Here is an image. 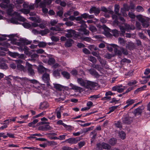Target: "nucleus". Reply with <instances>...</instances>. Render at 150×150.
I'll return each instance as SVG.
<instances>
[{"instance_id": "nucleus-23", "label": "nucleus", "mask_w": 150, "mask_h": 150, "mask_svg": "<svg viewBox=\"0 0 150 150\" xmlns=\"http://www.w3.org/2000/svg\"><path fill=\"white\" fill-rule=\"evenodd\" d=\"M135 102V100L133 99H129L127 100L126 101V104L127 105L125 106L123 109H125L126 108H127L129 106L131 105L132 104H133Z\"/></svg>"}, {"instance_id": "nucleus-48", "label": "nucleus", "mask_w": 150, "mask_h": 150, "mask_svg": "<svg viewBox=\"0 0 150 150\" xmlns=\"http://www.w3.org/2000/svg\"><path fill=\"white\" fill-rule=\"evenodd\" d=\"M119 42L122 45H124L125 44V41L123 38H118Z\"/></svg>"}, {"instance_id": "nucleus-58", "label": "nucleus", "mask_w": 150, "mask_h": 150, "mask_svg": "<svg viewBox=\"0 0 150 150\" xmlns=\"http://www.w3.org/2000/svg\"><path fill=\"white\" fill-rule=\"evenodd\" d=\"M66 135H60L58 137V139L61 140L65 139Z\"/></svg>"}, {"instance_id": "nucleus-54", "label": "nucleus", "mask_w": 150, "mask_h": 150, "mask_svg": "<svg viewBox=\"0 0 150 150\" xmlns=\"http://www.w3.org/2000/svg\"><path fill=\"white\" fill-rule=\"evenodd\" d=\"M115 126L118 128H122V125L120 121H118L115 123Z\"/></svg>"}, {"instance_id": "nucleus-7", "label": "nucleus", "mask_w": 150, "mask_h": 150, "mask_svg": "<svg viewBox=\"0 0 150 150\" xmlns=\"http://www.w3.org/2000/svg\"><path fill=\"white\" fill-rule=\"evenodd\" d=\"M81 140V137H78L76 138L72 137L66 139L64 142H67L69 144H76Z\"/></svg>"}, {"instance_id": "nucleus-11", "label": "nucleus", "mask_w": 150, "mask_h": 150, "mask_svg": "<svg viewBox=\"0 0 150 150\" xmlns=\"http://www.w3.org/2000/svg\"><path fill=\"white\" fill-rule=\"evenodd\" d=\"M13 15L15 16V17H13L10 19V21L11 22L14 24H19V23L18 22V21H21L18 19L19 18L18 17V16H17V14L15 13V12L13 13Z\"/></svg>"}, {"instance_id": "nucleus-1", "label": "nucleus", "mask_w": 150, "mask_h": 150, "mask_svg": "<svg viewBox=\"0 0 150 150\" xmlns=\"http://www.w3.org/2000/svg\"><path fill=\"white\" fill-rule=\"evenodd\" d=\"M9 3V0H3L2 2L0 4V7L2 8L7 9V13L8 15H11L12 14L14 6L13 4Z\"/></svg>"}, {"instance_id": "nucleus-60", "label": "nucleus", "mask_w": 150, "mask_h": 150, "mask_svg": "<svg viewBox=\"0 0 150 150\" xmlns=\"http://www.w3.org/2000/svg\"><path fill=\"white\" fill-rule=\"evenodd\" d=\"M28 49L29 48L27 47L26 46L24 47L23 50L24 51V53L25 54L28 55L29 54Z\"/></svg>"}, {"instance_id": "nucleus-14", "label": "nucleus", "mask_w": 150, "mask_h": 150, "mask_svg": "<svg viewBox=\"0 0 150 150\" xmlns=\"http://www.w3.org/2000/svg\"><path fill=\"white\" fill-rule=\"evenodd\" d=\"M26 64L27 66V70L28 73L31 75L34 74L35 72L34 70L32 68V65L28 62L26 63Z\"/></svg>"}, {"instance_id": "nucleus-5", "label": "nucleus", "mask_w": 150, "mask_h": 150, "mask_svg": "<svg viewBox=\"0 0 150 150\" xmlns=\"http://www.w3.org/2000/svg\"><path fill=\"white\" fill-rule=\"evenodd\" d=\"M98 86V84L97 83L88 81L87 85H86V88H89L91 90L96 89Z\"/></svg>"}, {"instance_id": "nucleus-62", "label": "nucleus", "mask_w": 150, "mask_h": 150, "mask_svg": "<svg viewBox=\"0 0 150 150\" xmlns=\"http://www.w3.org/2000/svg\"><path fill=\"white\" fill-rule=\"evenodd\" d=\"M46 4L45 1L41 2L40 3L39 6L41 8H45L46 6Z\"/></svg>"}, {"instance_id": "nucleus-29", "label": "nucleus", "mask_w": 150, "mask_h": 150, "mask_svg": "<svg viewBox=\"0 0 150 150\" xmlns=\"http://www.w3.org/2000/svg\"><path fill=\"white\" fill-rule=\"evenodd\" d=\"M147 87L146 85H144L143 86L137 88L134 91V93L137 94L140 91H142L145 90V88Z\"/></svg>"}, {"instance_id": "nucleus-55", "label": "nucleus", "mask_w": 150, "mask_h": 150, "mask_svg": "<svg viewBox=\"0 0 150 150\" xmlns=\"http://www.w3.org/2000/svg\"><path fill=\"white\" fill-rule=\"evenodd\" d=\"M23 26L25 28H28L31 27V25L30 24L25 23L23 24Z\"/></svg>"}, {"instance_id": "nucleus-51", "label": "nucleus", "mask_w": 150, "mask_h": 150, "mask_svg": "<svg viewBox=\"0 0 150 150\" xmlns=\"http://www.w3.org/2000/svg\"><path fill=\"white\" fill-rule=\"evenodd\" d=\"M92 67L94 68H95L98 70L99 71L101 69V67L98 64H93L92 65Z\"/></svg>"}, {"instance_id": "nucleus-47", "label": "nucleus", "mask_w": 150, "mask_h": 150, "mask_svg": "<svg viewBox=\"0 0 150 150\" xmlns=\"http://www.w3.org/2000/svg\"><path fill=\"white\" fill-rule=\"evenodd\" d=\"M115 13L118 16H119L120 14L119 13V6H115Z\"/></svg>"}, {"instance_id": "nucleus-59", "label": "nucleus", "mask_w": 150, "mask_h": 150, "mask_svg": "<svg viewBox=\"0 0 150 150\" xmlns=\"http://www.w3.org/2000/svg\"><path fill=\"white\" fill-rule=\"evenodd\" d=\"M111 97L110 96H106L104 97H102L101 100H111Z\"/></svg>"}, {"instance_id": "nucleus-31", "label": "nucleus", "mask_w": 150, "mask_h": 150, "mask_svg": "<svg viewBox=\"0 0 150 150\" xmlns=\"http://www.w3.org/2000/svg\"><path fill=\"white\" fill-rule=\"evenodd\" d=\"M20 41L24 45H26L30 44L32 42L31 41L28 40L24 38L20 39Z\"/></svg>"}, {"instance_id": "nucleus-28", "label": "nucleus", "mask_w": 150, "mask_h": 150, "mask_svg": "<svg viewBox=\"0 0 150 150\" xmlns=\"http://www.w3.org/2000/svg\"><path fill=\"white\" fill-rule=\"evenodd\" d=\"M17 68L21 71L25 72L27 71L26 69L23 65L21 64H18L17 65Z\"/></svg>"}, {"instance_id": "nucleus-38", "label": "nucleus", "mask_w": 150, "mask_h": 150, "mask_svg": "<svg viewBox=\"0 0 150 150\" xmlns=\"http://www.w3.org/2000/svg\"><path fill=\"white\" fill-rule=\"evenodd\" d=\"M118 107V106H112L110 107L109 108V111L107 113V114H110V113L113 112Z\"/></svg>"}, {"instance_id": "nucleus-52", "label": "nucleus", "mask_w": 150, "mask_h": 150, "mask_svg": "<svg viewBox=\"0 0 150 150\" xmlns=\"http://www.w3.org/2000/svg\"><path fill=\"white\" fill-rule=\"evenodd\" d=\"M17 118V117H13L12 118V119H7L6 120H5L4 121V122H8V123H9L11 122V121L13 122H14L16 121V118Z\"/></svg>"}, {"instance_id": "nucleus-12", "label": "nucleus", "mask_w": 150, "mask_h": 150, "mask_svg": "<svg viewBox=\"0 0 150 150\" xmlns=\"http://www.w3.org/2000/svg\"><path fill=\"white\" fill-rule=\"evenodd\" d=\"M38 72L40 74H44L43 75H49V74H46L48 70L47 69L45 68L42 65H40L38 67Z\"/></svg>"}, {"instance_id": "nucleus-30", "label": "nucleus", "mask_w": 150, "mask_h": 150, "mask_svg": "<svg viewBox=\"0 0 150 150\" xmlns=\"http://www.w3.org/2000/svg\"><path fill=\"white\" fill-rule=\"evenodd\" d=\"M54 88L57 90L61 91L63 88V86L59 84H55L54 85Z\"/></svg>"}, {"instance_id": "nucleus-41", "label": "nucleus", "mask_w": 150, "mask_h": 150, "mask_svg": "<svg viewBox=\"0 0 150 150\" xmlns=\"http://www.w3.org/2000/svg\"><path fill=\"white\" fill-rule=\"evenodd\" d=\"M45 114V111H44L40 113V114L36 115L35 116H33V119H35L36 118H38L40 117H42L44 116Z\"/></svg>"}, {"instance_id": "nucleus-37", "label": "nucleus", "mask_w": 150, "mask_h": 150, "mask_svg": "<svg viewBox=\"0 0 150 150\" xmlns=\"http://www.w3.org/2000/svg\"><path fill=\"white\" fill-rule=\"evenodd\" d=\"M137 83V81L136 80L131 81L128 82L127 85L129 86L132 87Z\"/></svg>"}, {"instance_id": "nucleus-39", "label": "nucleus", "mask_w": 150, "mask_h": 150, "mask_svg": "<svg viewBox=\"0 0 150 150\" xmlns=\"http://www.w3.org/2000/svg\"><path fill=\"white\" fill-rule=\"evenodd\" d=\"M110 32L112 33V35L115 37H117L119 36V31L116 30H112V31H110Z\"/></svg>"}, {"instance_id": "nucleus-64", "label": "nucleus", "mask_w": 150, "mask_h": 150, "mask_svg": "<svg viewBox=\"0 0 150 150\" xmlns=\"http://www.w3.org/2000/svg\"><path fill=\"white\" fill-rule=\"evenodd\" d=\"M65 24H66L67 26H71L73 25V23L70 21H67L65 23Z\"/></svg>"}, {"instance_id": "nucleus-10", "label": "nucleus", "mask_w": 150, "mask_h": 150, "mask_svg": "<svg viewBox=\"0 0 150 150\" xmlns=\"http://www.w3.org/2000/svg\"><path fill=\"white\" fill-rule=\"evenodd\" d=\"M66 32H67V33L65 34V36L66 37L69 38H72L73 36H76V34L75 31L73 30L69 29L67 30Z\"/></svg>"}, {"instance_id": "nucleus-26", "label": "nucleus", "mask_w": 150, "mask_h": 150, "mask_svg": "<svg viewBox=\"0 0 150 150\" xmlns=\"http://www.w3.org/2000/svg\"><path fill=\"white\" fill-rule=\"evenodd\" d=\"M32 21H33L35 22L40 23L41 22V20L38 17H32L29 18Z\"/></svg>"}, {"instance_id": "nucleus-61", "label": "nucleus", "mask_w": 150, "mask_h": 150, "mask_svg": "<svg viewBox=\"0 0 150 150\" xmlns=\"http://www.w3.org/2000/svg\"><path fill=\"white\" fill-rule=\"evenodd\" d=\"M115 94V93H112L111 91H108L107 92H106L105 93V95L106 96H112V95H114Z\"/></svg>"}, {"instance_id": "nucleus-6", "label": "nucleus", "mask_w": 150, "mask_h": 150, "mask_svg": "<svg viewBox=\"0 0 150 150\" xmlns=\"http://www.w3.org/2000/svg\"><path fill=\"white\" fill-rule=\"evenodd\" d=\"M137 18L140 21L144 28H147L149 26L148 21L144 18H143L141 15H138L136 16Z\"/></svg>"}, {"instance_id": "nucleus-21", "label": "nucleus", "mask_w": 150, "mask_h": 150, "mask_svg": "<svg viewBox=\"0 0 150 150\" xmlns=\"http://www.w3.org/2000/svg\"><path fill=\"white\" fill-rule=\"evenodd\" d=\"M74 43L73 40L71 39H68L64 44V45L66 47H70L72 46Z\"/></svg>"}, {"instance_id": "nucleus-53", "label": "nucleus", "mask_w": 150, "mask_h": 150, "mask_svg": "<svg viewBox=\"0 0 150 150\" xmlns=\"http://www.w3.org/2000/svg\"><path fill=\"white\" fill-rule=\"evenodd\" d=\"M38 45L40 47H43L46 45V44L44 42H40L39 43Z\"/></svg>"}, {"instance_id": "nucleus-19", "label": "nucleus", "mask_w": 150, "mask_h": 150, "mask_svg": "<svg viewBox=\"0 0 150 150\" xmlns=\"http://www.w3.org/2000/svg\"><path fill=\"white\" fill-rule=\"evenodd\" d=\"M52 128L49 125H45L40 126L39 127L38 129L42 131H47L51 130Z\"/></svg>"}, {"instance_id": "nucleus-43", "label": "nucleus", "mask_w": 150, "mask_h": 150, "mask_svg": "<svg viewBox=\"0 0 150 150\" xmlns=\"http://www.w3.org/2000/svg\"><path fill=\"white\" fill-rule=\"evenodd\" d=\"M48 117L51 120H53L55 119V116L53 115V113H52L48 114Z\"/></svg>"}, {"instance_id": "nucleus-36", "label": "nucleus", "mask_w": 150, "mask_h": 150, "mask_svg": "<svg viewBox=\"0 0 150 150\" xmlns=\"http://www.w3.org/2000/svg\"><path fill=\"white\" fill-rule=\"evenodd\" d=\"M90 74L92 75H98L96 71L94 69H91L87 70Z\"/></svg>"}, {"instance_id": "nucleus-9", "label": "nucleus", "mask_w": 150, "mask_h": 150, "mask_svg": "<svg viewBox=\"0 0 150 150\" xmlns=\"http://www.w3.org/2000/svg\"><path fill=\"white\" fill-rule=\"evenodd\" d=\"M111 45L114 48V51L115 53L118 56H121L122 54V53L121 50H120V47H119L117 45L112 44Z\"/></svg>"}, {"instance_id": "nucleus-13", "label": "nucleus", "mask_w": 150, "mask_h": 150, "mask_svg": "<svg viewBox=\"0 0 150 150\" xmlns=\"http://www.w3.org/2000/svg\"><path fill=\"white\" fill-rule=\"evenodd\" d=\"M50 29L51 30L55 31H59V32L56 33L57 34L59 35H60L61 34H64L66 32V30H63L62 29L59 28H56L55 27H52Z\"/></svg>"}, {"instance_id": "nucleus-16", "label": "nucleus", "mask_w": 150, "mask_h": 150, "mask_svg": "<svg viewBox=\"0 0 150 150\" xmlns=\"http://www.w3.org/2000/svg\"><path fill=\"white\" fill-rule=\"evenodd\" d=\"M142 106H139L137 108L135 109L132 112V114H134L135 116L137 115H141L142 114Z\"/></svg>"}, {"instance_id": "nucleus-22", "label": "nucleus", "mask_w": 150, "mask_h": 150, "mask_svg": "<svg viewBox=\"0 0 150 150\" xmlns=\"http://www.w3.org/2000/svg\"><path fill=\"white\" fill-rule=\"evenodd\" d=\"M0 68L5 69L8 68L7 65L3 59L0 60Z\"/></svg>"}, {"instance_id": "nucleus-15", "label": "nucleus", "mask_w": 150, "mask_h": 150, "mask_svg": "<svg viewBox=\"0 0 150 150\" xmlns=\"http://www.w3.org/2000/svg\"><path fill=\"white\" fill-rule=\"evenodd\" d=\"M100 10L99 8L93 6L90 9L89 12L90 13H94L95 15H97L100 13Z\"/></svg>"}, {"instance_id": "nucleus-35", "label": "nucleus", "mask_w": 150, "mask_h": 150, "mask_svg": "<svg viewBox=\"0 0 150 150\" xmlns=\"http://www.w3.org/2000/svg\"><path fill=\"white\" fill-rule=\"evenodd\" d=\"M119 136L122 139H124L125 138V133L123 131H121L119 132Z\"/></svg>"}, {"instance_id": "nucleus-32", "label": "nucleus", "mask_w": 150, "mask_h": 150, "mask_svg": "<svg viewBox=\"0 0 150 150\" xmlns=\"http://www.w3.org/2000/svg\"><path fill=\"white\" fill-rule=\"evenodd\" d=\"M38 121V119H35L32 122L29 123L28 126L29 127H34L35 124L37 123Z\"/></svg>"}, {"instance_id": "nucleus-33", "label": "nucleus", "mask_w": 150, "mask_h": 150, "mask_svg": "<svg viewBox=\"0 0 150 150\" xmlns=\"http://www.w3.org/2000/svg\"><path fill=\"white\" fill-rule=\"evenodd\" d=\"M49 32V30L47 29H45L44 30H40V31L39 34L43 36Z\"/></svg>"}, {"instance_id": "nucleus-56", "label": "nucleus", "mask_w": 150, "mask_h": 150, "mask_svg": "<svg viewBox=\"0 0 150 150\" xmlns=\"http://www.w3.org/2000/svg\"><path fill=\"white\" fill-rule=\"evenodd\" d=\"M134 86H132V87H129L128 88H127V89L126 91L125 92V93H127L129 92L130 91L132 90H134Z\"/></svg>"}, {"instance_id": "nucleus-44", "label": "nucleus", "mask_w": 150, "mask_h": 150, "mask_svg": "<svg viewBox=\"0 0 150 150\" xmlns=\"http://www.w3.org/2000/svg\"><path fill=\"white\" fill-rule=\"evenodd\" d=\"M120 50H121L122 53L125 55H127L128 54L127 51L125 48L122 47H120Z\"/></svg>"}, {"instance_id": "nucleus-27", "label": "nucleus", "mask_w": 150, "mask_h": 150, "mask_svg": "<svg viewBox=\"0 0 150 150\" xmlns=\"http://www.w3.org/2000/svg\"><path fill=\"white\" fill-rule=\"evenodd\" d=\"M142 78L143 79H144L140 80V82L141 84H145L147 83L149 80V79L150 78V76H142Z\"/></svg>"}, {"instance_id": "nucleus-45", "label": "nucleus", "mask_w": 150, "mask_h": 150, "mask_svg": "<svg viewBox=\"0 0 150 150\" xmlns=\"http://www.w3.org/2000/svg\"><path fill=\"white\" fill-rule=\"evenodd\" d=\"M55 62V59L52 58H50L48 61V63L50 65L54 64Z\"/></svg>"}, {"instance_id": "nucleus-63", "label": "nucleus", "mask_w": 150, "mask_h": 150, "mask_svg": "<svg viewBox=\"0 0 150 150\" xmlns=\"http://www.w3.org/2000/svg\"><path fill=\"white\" fill-rule=\"evenodd\" d=\"M60 70L57 69L54 71L53 73V75H59L60 74Z\"/></svg>"}, {"instance_id": "nucleus-49", "label": "nucleus", "mask_w": 150, "mask_h": 150, "mask_svg": "<svg viewBox=\"0 0 150 150\" xmlns=\"http://www.w3.org/2000/svg\"><path fill=\"white\" fill-rule=\"evenodd\" d=\"M86 144V142L84 141H81L78 143V146L79 149L81 148Z\"/></svg>"}, {"instance_id": "nucleus-2", "label": "nucleus", "mask_w": 150, "mask_h": 150, "mask_svg": "<svg viewBox=\"0 0 150 150\" xmlns=\"http://www.w3.org/2000/svg\"><path fill=\"white\" fill-rule=\"evenodd\" d=\"M132 114V112H129L127 114H125L123 115L122 120L123 123L128 125L132 122L133 117L130 116Z\"/></svg>"}, {"instance_id": "nucleus-18", "label": "nucleus", "mask_w": 150, "mask_h": 150, "mask_svg": "<svg viewBox=\"0 0 150 150\" xmlns=\"http://www.w3.org/2000/svg\"><path fill=\"white\" fill-rule=\"evenodd\" d=\"M49 106V104L46 101H44L43 103H41L40 105L39 108L40 109L44 110L48 108Z\"/></svg>"}, {"instance_id": "nucleus-50", "label": "nucleus", "mask_w": 150, "mask_h": 150, "mask_svg": "<svg viewBox=\"0 0 150 150\" xmlns=\"http://www.w3.org/2000/svg\"><path fill=\"white\" fill-rule=\"evenodd\" d=\"M89 30L92 32H94L96 31L97 29L96 27L93 25H91L89 28Z\"/></svg>"}, {"instance_id": "nucleus-42", "label": "nucleus", "mask_w": 150, "mask_h": 150, "mask_svg": "<svg viewBox=\"0 0 150 150\" xmlns=\"http://www.w3.org/2000/svg\"><path fill=\"white\" fill-rule=\"evenodd\" d=\"M138 35L140 38L144 40H146L148 38L144 35L142 33H138Z\"/></svg>"}, {"instance_id": "nucleus-34", "label": "nucleus", "mask_w": 150, "mask_h": 150, "mask_svg": "<svg viewBox=\"0 0 150 150\" xmlns=\"http://www.w3.org/2000/svg\"><path fill=\"white\" fill-rule=\"evenodd\" d=\"M120 28L121 32V33H120V35L121 36H124L125 32L126 31L125 28L123 26H120Z\"/></svg>"}, {"instance_id": "nucleus-57", "label": "nucleus", "mask_w": 150, "mask_h": 150, "mask_svg": "<svg viewBox=\"0 0 150 150\" xmlns=\"http://www.w3.org/2000/svg\"><path fill=\"white\" fill-rule=\"evenodd\" d=\"M125 28L127 32H128L129 30L132 29L130 25L128 24H126L125 25Z\"/></svg>"}, {"instance_id": "nucleus-8", "label": "nucleus", "mask_w": 150, "mask_h": 150, "mask_svg": "<svg viewBox=\"0 0 150 150\" xmlns=\"http://www.w3.org/2000/svg\"><path fill=\"white\" fill-rule=\"evenodd\" d=\"M97 146L99 148H100L101 149L105 150H109L111 148L110 145L105 142H103L101 143H98L97 144Z\"/></svg>"}, {"instance_id": "nucleus-17", "label": "nucleus", "mask_w": 150, "mask_h": 150, "mask_svg": "<svg viewBox=\"0 0 150 150\" xmlns=\"http://www.w3.org/2000/svg\"><path fill=\"white\" fill-rule=\"evenodd\" d=\"M42 79L44 82L47 83V86L49 87L50 86L49 81H50V76H42Z\"/></svg>"}, {"instance_id": "nucleus-20", "label": "nucleus", "mask_w": 150, "mask_h": 150, "mask_svg": "<svg viewBox=\"0 0 150 150\" xmlns=\"http://www.w3.org/2000/svg\"><path fill=\"white\" fill-rule=\"evenodd\" d=\"M69 86L71 87L70 89L75 90L77 92H81V91L82 90V88L74 85L72 83H70V84Z\"/></svg>"}, {"instance_id": "nucleus-25", "label": "nucleus", "mask_w": 150, "mask_h": 150, "mask_svg": "<svg viewBox=\"0 0 150 150\" xmlns=\"http://www.w3.org/2000/svg\"><path fill=\"white\" fill-rule=\"evenodd\" d=\"M117 142L116 139L114 138H110L108 141V143L111 146H113L115 145Z\"/></svg>"}, {"instance_id": "nucleus-40", "label": "nucleus", "mask_w": 150, "mask_h": 150, "mask_svg": "<svg viewBox=\"0 0 150 150\" xmlns=\"http://www.w3.org/2000/svg\"><path fill=\"white\" fill-rule=\"evenodd\" d=\"M89 61L95 64L96 62V58L92 56H90L88 58Z\"/></svg>"}, {"instance_id": "nucleus-24", "label": "nucleus", "mask_w": 150, "mask_h": 150, "mask_svg": "<svg viewBox=\"0 0 150 150\" xmlns=\"http://www.w3.org/2000/svg\"><path fill=\"white\" fill-rule=\"evenodd\" d=\"M77 81L81 86H83L86 88V85H87V81L86 82L84 81L81 78H78L77 79Z\"/></svg>"}, {"instance_id": "nucleus-3", "label": "nucleus", "mask_w": 150, "mask_h": 150, "mask_svg": "<svg viewBox=\"0 0 150 150\" xmlns=\"http://www.w3.org/2000/svg\"><path fill=\"white\" fill-rule=\"evenodd\" d=\"M86 22L82 20V19L81 21H79L78 23L81 24L80 26L81 27L79 29L81 32H82L83 33V34L86 35H89V31L86 29V28L87 27V25L85 24Z\"/></svg>"}, {"instance_id": "nucleus-4", "label": "nucleus", "mask_w": 150, "mask_h": 150, "mask_svg": "<svg viewBox=\"0 0 150 150\" xmlns=\"http://www.w3.org/2000/svg\"><path fill=\"white\" fill-rule=\"evenodd\" d=\"M30 13V10L28 9L23 8L21 10H18L17 11H15V13L17 14L18 19L22 21H24L25 19L20 15L22 13L25 14H27Z\"/></svg>"}, {"instance_id": "nucleus-46", "label": "nucleus", "mask_w": 150, "mask_h": 150, "mask_svg": "<svg viewBox=\"0 0 150 150\" xmlns=\"http://www.w3.org/2000/svg\"><path fill=\"white\" fill-rule=\"evenodd\" d=\"M51 39L53 41L57 42L59 40V37L52 36L51 37Z\"/></svg>"}]
</instances>
